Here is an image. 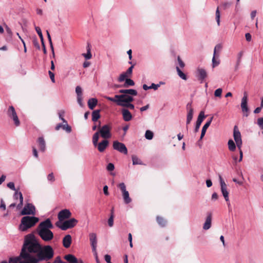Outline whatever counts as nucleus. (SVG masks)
I'll use <instances>...</instances> for the list:
<instances>
[{
  "mask_svg": "<svg viewBox=\"0 0 263 263\" xmlns=\"http://www.w3.org/2000/svg\"><path fill=\"white\" fill-rule=\"evenodd\" d=\"M41 248V245L33 234H28L25 237L24 243L21 252L23 258H36L31 254H36Z\"/></svg>",
  "mask_w": 263,
  "mask_h": 263,
  "instance_id": "nucleus-1",
  "label": "nucleus"
},
{
  "mask_svg": "<svg viewBox=\"0 0 263 263\" xmlns=\"http://www.w3.org/2000/svg\"><path fill=\"white\" fill-rule=\"evenodd\" d=\"M53 226L49 218L41 222L37 228V232L40 237L45 241H49L53 238V233L50 230Z\"/></svg>",
  "mask_w": 263,
  "mask_h": 263,
  "instance_id": "nucleus-2",
  "label": "nucleus"
},
{
  "mask_svg": "<svg viewBox=\"0 0 263 263\" xmlns=\"http://www.w3.org/2000/svg\"><path fill=\"white\" fill-rule=\"evenodd\" d=\"M111 129V127L109 124H106L101 127L100 123L99 125V130L96 132L92 136V143L93 145L95 147L97 146L100 135L105 139L110 138L111 136L110 133Z\"/></svg>",
  "mask_w": 263,
  "mask_h": 263,
  "instance_id": "nucleus-3",
  "label": "nucleus"
},
{
  "mask_svg": "<svg viewBox=\"0 0 263 263\" xmlns=\"http://www.w3.org/2000/svg\"><path fill=\"white\" fill-rule=\"evenodd\" d=\"M54 251L50 246H45L43 247L41 245L37 257L39 260H49L53 257Z\"/></svg>",
  "mask_w": 263,
  "mask_h": 263,
  "instance_id": "nucleus-4",
  "label": "nucleus"
},
{
  "mask_svg": "<svg viewBox=\"0 0 263 263\" xmlns=\"http://www.w3.org/2000/svg\"><path fill=\"white\" fill-rule=\"evenodd\" d=\"M39 219L36 217L24 216L21 219L19 229L22 231H26L33 227L39 221Z\"/></svg>",
  "mask_w": 263,
  "mask_h": 263,
  "instance_id": "nucleus-5",
  "label": "nucleus"
},
{
  "mask_svg": "<svg viewBox=\"0 0 263 263\" xmlns=\"http://www.w3.org/2000/svg\"><path fill=\"white\" fill-rule=\"evenodd\" d=\"M78 222V221L75 218H71L69 220L64 221L63 223L57 221L55 226L63 231L68 229L73 228Z\"/></svg>",
  "mask_w": 263,
  "mask_h": 263,
  "instance_id": "nucleus-6",
  "label": "nucleus"
},
{
  "mask_svg": "<svg viewBox=\"0 0 263 263\" xmlns=\"http://www.w3.org/2000/svg\"><path fill=\"white\" fill-rule=\"evenodd\" d=\"M8 116L13 120L14 124L16 126H18L20 125V122L18 119V116L16 112L14 107L13 106H10L7 111Z\"/></svg>",
  "mask_w": 263,
  "mask_h": 263,
  "instance_id": "nucleus-7",
  "label": "nucleus"
},
{
  "mask_svg": "<svg viewBox=\"0 0 263 263\" xmlns=\"http://www.w3.org/2000/svg\"><path fill=\"white\" fill-rule=\"evenodd\" d=\"M220 189L223 197L224 198L226 202L229 201V193L227 190V185L224 180L222 179L221 176H219Z\"/></svg>",
  "mask_w": 263,
  "mask_h": 263,
  "instance_id": "nucleus-8",
  "label": "nucleus"
},
{
  "mask_svg": "<svg viewBox=\"0 0 263 263\" xmlns=\"http://www.w3.org/2000/svg\"><path fill=\"white\" fill-rule=\"evenodd\" d=\"M112 146L114 149L119 151L120 153L124 154H127V149L125 144L123 143L115 141L113 142Z\"/></svg>",
  "mask_w": 263,
  "mask_h": 263,
  "instance_id": "nucleus-9",
  "label": "nucleus"
},
{
  "mask_svg": "<svg viewBox=\"0 0 263 263\" xmlns=\"http://www.w3.org/2000/svg\"><path fill=\"white\" fill-rule=\"evenodd\" d=\"M35 214V207L31 203L26 204L21 212L22 215H34Z\"/></svg>",
  "mask_w": 263,
  "mask_h": 263,
  "instance_id": "nucleus-10",
  "label": "nucleus"
},
{
  "mask_svg": "<svg viewBox=\"0 0 263 263\" xmlns=\"http://www.w3.org/2000/svg\"><path fill=\"white\" fill-rule=\"evenodd\" d=\"M71 216V213L69 210L64 209L61 210L58 215V221L61 222L64 220L70 218Z\"/></svg>",
  "mask_w": 263,
  "mask_h": 263,
  "instance_id": "nucleus-11",
  "label": "nucleus"
},
{
  "mask_svg": "<svg viewBox=\"0 0 263 263\" xmlns=\"http://www.w3.org/2000/svg\"><path fill=\"white\" fill-rule=\"evenodd\" d=\"M187 116H186V125H189L193 117L194 109L192 106V103H189L186 105Z\"/></svg>",
  "mask_w": 263,
  "mask_h": 263,
  "instance_id": "nucleus-12",
  "label": "nucleus"
},
{
  "mask_svg": "<svg viewBox=\"0 0 263 263\" xmlns=\"http://www.w3.org/2000/svg\"><path fill=\"white\" fill-rule=\"evenodd\" d=\"M205 116H204V112L203 111H200L196 123V126L194 130L195 133L198 132L201 124L202 122L203 119L205 118Z\"/></svg>",
  "mask_w": 263,
  "mask_h": 263,
  "instance_id": "nucleus-13",
  "label": "nucleus"
},
{
  "mask_svg": "<svg viewBox=\"0 0 263 263\" xmlns=\"http://www.w3.org/2000/svg\"><path fill=\"white\" fill-rule=\"evenodd\" d=\"M89 237L92 249L95 250L97 245V235L96 233H91L89 234Z\"/></svg>",
  "mask_w": 263,
  "mask_h": 263,
  "instance_id": "nucleus-14",
  "label": "nucleus"
},
{
  "mask_svg": "<svg viewBox=\"0 0 263 263\" xmlns=\"http://www.w3.org/2000/svg\"><path fill=\"white\" fill-rule=\"evenodd\" d=\"M108 145V141L105 139L103 140L102 142L98 143L97 142V146H98V149L100 152H103L105 151Z\"/></svg>",
  "mask_w": 263,
  "mask_h": 263,
  "instance_id": "nucleus-15",
  "label": "nucleus"
},
{
  "mask_svg": "<svg viewBox=\"0 0 263 263\" xmlns=\"http://www.w3.org/2000/svg\"><path fill=\"white\" fill-rule=\"evenodd\" d=\"M213 119V117H211L209 120L206 122V123L204 125L202 128L201 134L200 136V139L201 140L203 137L204 136L205 134L206 133V129L210 126L212 120Z\"/></svg>",
  "mask_w": 263,
  "mask_h": 263,
  "instance_id": "nucleus-16",
  "label": "nucleus"
},
{
  "mask_svg": "<svg viewBox=\"0 0 263 263\" xmlns=\"http://www.w3.org/2000/svg\"><path fill=\"white\" fill-rule=\"evenodd\" d=\"M122 113L123 116V118L125 121H129L132 119V115L129 111L126 109H122Z\"/></svg>",
  "mask_w": 263,
  "mask_h": 263,
  "instance_id": "nucleus-17",
  "label": "nucleus"
},
{
  "mask_svg": "<svg viewBox=\"0 0 263 263\" xmlns=\"http://www.w3.org/2000/svg\"><path fill=\"white\" fill-rule=\"evenodd\" d=\"M247 95L245 92L243 98H242L241 103V107L243 111H247L248 110V108L247 106Z\"/></svg>",
  "mask_w": 263,
  "mask_h": 263,
  "instance_id": "nucleus-18",
  "label": "nucleus"
},
{
  "mask_svg": "<svg viewBox=\"0 0 263 263\" xmlns=\"http://www.w3.org/2000/svg\"><path fill=\"white\" fill-rule=\"evenodd\" d=\"M71 243V237L70 235H66L63 239V245L66 248H68Z\"/></svg>",
  "mask_w": 263,
  "mask_h": 263,
  "instance_id": "nucleus-19",
  "label": "nucleus"
},
{
  "mask_svg": "<svg viewBox=\"0 0 263 263\" xmlns=\"http://www.w3.org/2000/svg\"><path fill=\"white\" fill-rule=\"evenodd\" d=\"M233 137L235 142H236V141L238 142L239 140H242L240 133L237 126H235L234 127Z\"/></svg>",
  "mask_w": 263,
  "mask_h": 263,
  "instance_id": "nucleus-20",
  "label": "nucleus"
},
{
  "mask_svg": "<svg viewBox=\"0 0 263 263\" xmlns=\"http://www.w3.org/2000/svg\"><path fill=\"white\" fill-rule=\"evenodd\" d=\"M123 98V96L120 95H115L114 98H111L110 97H105V98L110 101L116 103L118 105H119V104L121 103V100L120 99Z\"/></svg>",
  "mask_w": 263,
  "mask_h": 263,
  "instance_id": "nucleus-21",
  "label": "nucleus"
},
{
  "mask_svg": "<svg viewBox=\"0 0 263 263\" xmlns=\"http://www.w3.org/2000/svg\"><path fill=\"white\" fill-rule=\"evenodd\" d=\"M211 221H212V214L210 213L207 216L206 218V220L204 223L203 228V229L207 230L209 229L211 226Z\"/></svg>",
  "mask_w": 263,
  "mask_h": 263,
  "instance_id": "nucleus-22",
  "label": "nucleus"
},
{
  "mask_svg": "<svg viewBox=\"0 0 263 263\" xmlns=\"http://www.w3.org/2000/svg\"><path fill=\"white\" fill-rule=\"evenodd\" d=\"M40 151L44 152L46 148L45 141L43 137H39L37 141Z\"/></svg>",
  "mask_w": 263,
  "mask_h": 263,
  "instance_id": "nucleus-23",
  "label": "nucleus"
},
{
  "mask_svg": "<svg viewBox=\"0 0 263 263\" xmlns=\"http://www.w3.org/2000/svg\"><path fill=\"white\" fill-rule=\"evenodd\" d=\"M119 92L120 93H122V95L129 94L133 96H136L137 95V91L136 90L133 89H120L119 90Z\"/></svg>",
  "mask_w": 263,
  "mask_h": 263,
  "instance_id": "nucleus-24",
  "label": "nucleus"
},
{
  "mask_svg": "<svg viewBox=\"0 0 263 263\" xmlns=\"http://www.w3.org/2000/svg\"><path fill=\"white\" fill-rule=\"evenodd\" d=\"M64 258L70 263H77L78 259L72 254H68L64 256Z\"/></svg>",
  "mask_w": 263,
  "mask_h": 263,
  "instance_id": "nucleus-25",
  "label": "nucleus"
},
{
  "mask_svg": "<svg viewBox=\"0 0 263 263\" xmlns=\"http://www.w3.org/2000/svg\"><path fill=\"white\" fill-rule=\"evenodd\" d=\"M156 220L159 225L161 227H164L167 224V221L163 217L158 216L156 217Z\"/></svg>",
  "mask_w": 263,
  "mask_h": 263,
  "instance_id": "nucleus-26",
  "label": "nucleus"
},
{
  "mask_svg": "<svg viewBox=\"0 0 263 263\" xmlns=\"http://www.w3.org/2000/svg\"><path fill=\"white\" fill-rule=\"evenodd\" d=\"M120 96H123V98L120 99L121 103H130L134 100V98L132 96L126 95H121Z\"/></svg>",
  "mask_w": 263,
  "mask_h": 263,
  "instance_id": "nucleus-27",
  "label": "nucleus"
},
{
  "mask_svg": "<svg viewBox=\"0 0 263 263\" xmlns=\"http://www.w3.org/2000/svg\"><path fill=\"white\" fill-rule=\"evenodd\" d=\"M98 103V100L95 98L90 99L88 101V106L90 109H93Z\"/></svg>",
  "mask_w": 263,
  "mask_h": 263,
  "instance_id": "nucleus-28",
  "label": "nucleus"
},
{
  "mask_svg": "<svg viewBox=\"0 0 263 263\" xmlns=\"http://www.w3.org/2000/svg\"><path fill=\"white\" fill-rule=\"evenodd\" d=\"M124 201L126 204H128L132 201L131 198L129 197V193L127 191L122 193Z\"/></svg>",
  "mask_w": 263,
  "mask_h": 263,
  "instance_id": "nucleus-29",
  "label": "nucleus"
},
{
  "mask_svg": "<svg viewBox=\"0 0 263 263\" xmlns=\"http://www.w3.org/2000/svg\"><path fill=\"white\" fill-rule=\"evenodd\" d=\"M9 263H24V259L21 257V254L18 257L14 258H10L9 259Z\"/></svg>",
  "mask_w": 263,
  "mask_h": 263,
  "instance_id": "nucleus-30",
  "label": "nucleus"
},
{
  "mask_svg": "<svg viewBox=\"0 0 263 263\" xmlns=\"http://www.w3.org/2000/svg\"><path fill=\"white\" fill-rule=\"evenodd\" d=\"M197 71L200 77V79L201 80H204L207 76V73L206 71L202 68H198Z\"/></svg>",
  "mask_w": 263,
  "mask_h": 263,
  "instance_id": "nucleus-31",
  "label": "nucleus"
},
{
  "mask_svg": "<svg viewBox=\"0 0 263 263\" xmlns=\"http://www.w3.org/2000/svg\"><path fill=\"white\" fill-rule=\"evenodd\" d=\"M100 110H95L92 113V120L93 122H96L100 118Z\"/></svg>",
  "mask_w": 263,
  "mask_h": 263,
  "instance_id": "nucleus-32",
  "label": "nucleus"
},
{
  "mask_svg": "<svg viewBox=\"0 0 263 263\" xmlns=\"http://www.w3.org/2000/svg\"><path fill=\"white\" fill-rule=\"evenodd\" d=\"M228 147L230 151L233 152L236 149V144H235L234 142L232 140L230 139L228 141Z\"/></svg>",
  "mask_w": 263,
  "mask_h": 263,
  "instance_id": "nucleus-33",
  "label": "nucleus"
},
{
  "mask_svg": "<svg viewBox=\"0 0 263 263\" xmlns=\"http://www.w3.org/2000/svg\"><path fill=\"white\" fill-rule=\"evenodd\" d=\"M218 57L219 55H213V57L212 59V66L213 68L218 66L220 63V61L219 60H216V58L218 59Z\"/></svg>",
  "mask_w": 263,
  "mask_h": 263,
  "instance_id": "nucleus-34",
  "label": "nucleus"
},
{
  "mask_svg": "<svg viewBox=\"0 0 263 263\" xmlns=\"http://www.w3.org/2000/svg\"><path fill=\"white\" fill-rule=\"evenodd\" d=\"M128 78H130L129 76H128V74H126L125 72H123L120 75L119 77L118 78V81L120 82H123L124 81H125V80Z\"/></svg>",
  "mask_w": 263,
  "mask_h": 263,
  "instance_id": "nucleus-35",
  "label": "nucleus"
},
{
  "mask_svg": "<svg viewBox=\"0 0 263 263\" xmlns=\"http://www.w3.org/2000/svg\"><path fill=\"white\" fill-rule=\"evenodd\" d=\"M132 158L133 164L134 165L142 164V161H141L140 159H139L138 158L137 156H136L135 155H133Z\"/></svg>",
  "mask_w": 263,
  "mask_h": 263,
  "instance_id": "nucleus-36",
  "label": "nucleus"
},
{
  "mask_svg": "<svg viewBox=\"0 0 263 263\" xmlns=\"http://www.w3.org/2000/svg\"><path fill=\"white\" fill-rule=\"evenodd\" d=\"M176 70H177V73L178 74V76L181 78L183 80H187V77L185 75V74H184L181 70L178 67H176Z\"/></svg>",
  "mask_w": 263,
  "mask_h": 263,
  "instance_id": "nucleus-37",
  "label": "nucleus"
},
{
  "mask_svg": "<svg viewBox=\"0 0 263 263\" xmlns=\"http://www.w3.org/2000/svg\"><path fill=\"white\" fill-rule=\"evenodd\" d=\"M135 85V83L133 80L130 79H126L125 80V83L124 84L123 86L125 87H127L129 86H134Z\"/></svg>",
  "mask_w": 263,
  "mask_h": 263,
  "instance_id": "nucleus-38",
  "label": "nucleus"
},
{
  "mask_svg": "<svg viewBox=\"0 0 263 263\" xmlns=\"http://www.w3.org/2000/svg\"><path fill=\"white\" fill-rule=\"evenodd\" d=\"M119 106L127 107L130 109H134L135 107L134 105L130 103H120Z\"/></svg>",
  "mask_w": 263,
  "mask_h": 263,
  "instance_id": "nucleus-39",
  "label": "nucleus"
},
{
  "mask_svg": "<svg viewBox=\"0 0 263 263\" xmlns=\"http://www.w3.org/2000/svg\"><path fill=\"white\" fill-rule=\"evenodd\" d=\"M24 263H38L39 260L37 258H23Z\"/></svg>",
  "mask_w": 263,
  "mask_h": 263,
  "instance_id": "nucleus-40",
  "label": "nucleus"
},
{
  "mask_svg": "<svg viewBox=\"0 0 263 263\" xmlns=\"http://www.w3.org/2000/svg\"><path fill=\"white\" fill-rule=\"evenodd\" d=\"M87 53L83 54V55L85 58L86 59L89 60V59H91V57H92L91 53L90 52V48L89 45H88V46L87 47Z\"/></svg>",
  "mask_w": 263,
  "mask_h": 263,
  "instance_id": "nucleus-41",
  "label": "nucleus"
},
{
  "mask_svg": "<svg viewBox=\"0 0 263 263\" xmlns=\"http://www.w3.org/2000/svg\"><path fill=\"white\" fill-rule=\"evenodd\" d=\"M154 136L153 133L151 130H147L145 132V137L148 140H151Z\"/></svg>",
  "mask_w": 263,
  "mask_h": 263,
  "instance_id": "nucleus-42",
  "label": "nucleus"
},
{
  "mask_svg": "<svg viewBox=\"0 0 263 263\" xmlns=\"http://www.w3.org/2000/svg\"><path fill=\"white\" fill-rule=\"evenodd\" d=\"M222 49V45L221 44H217L215 46L214 51V54L219 55L217 52H219Z\"/></svg>",
  "mask_w": 263,
  "mask_h": 263,
  "instance_id": "nucleus-43",
  "label": "nucleus"
},
{
  "mask_svg": "<svg viewBox=\"0 0 263 263\" xmlns=\"http://www.w3.org/2000/svg\"><path fill=\"white\" fill-rule=\"evenodd\" d=\"M215 14H216V22L217 23L218 25L219 26L220 25V11H219V7H218L217 8Z\"/></svg>",
  "mask_w": 263,
  "mask_h": 263,
  "instance_id": "nucleus-44",
  "label": "nucleus"
},
{
  "mask_svg": "<svg viewBox=\"0 0 263 263\" xmlns=\"http://www.w3.org/2000/svg\"><path fill=\"white\" fill-rule=\"evenodd\" d=\"M222 92V89L221 88H218L215 91L214 96L216 97L220 98L221 96Z\"/></svg>",
  "mask_w": 263,
  "mask_h": 263,
  "instance_id": "nucleus-45",
  "label": "nucleus"
},
{
  "mask_svg": "<svg viewBox=\"0 0 263 263\" xmlns=\"http://www.w3.org/2000/svg\"><path fill=\"white\" fill-rule=\"evenodd\" d=\"M23 197L22 194H20V203L17 205V209H20L23 206Z\"/></svg>",
  "mask_w": 263,
  "mask_h": 263,
  "instance_id": "nucleus-46",
  "label": "nucleus"
},
{
  "mask_svg": "<svg viewBox=\"0 0 263 263\" xmlns=\"http://www.w3.org/2000/svg\"><path fill=\"white\" fill-rule=\"evenodd\" d=\"M118 187L120 189L121 191L122 192L126 191V186L124 183H120L118 185Z\"/></svg>",
  "mask_w": 263,
  "mask_h": 263,
  "instance_id": "nucleus-47",
  "label": "nucleus"
},
{
  "mask_svg": "<svg viewBox=\"0 0 263 263\" xmlns=\"http://www.w3.org/2000/svg\"><path fill=\"white\" fill-rule=\"evenodd\" d=\"M35 30L38 34L41 40H43V34L41 28L39 27H35Z\"/></svg>",
  "mask_w": 263,
  "mask_h": 263,
  "instance_id": "nucleus-48",
  "label": "nucleus"
},
{
  "mask_svg": "<svg viewBox=\"0 0 263 263\" xmlns=\"http://www.w3.org/2000/svg\"><path fill=\"white\" fill-rule=\"evenodd\" d=\"M114 215H110V217L108 220V224L110 227H111L114 225Z\"/></svg>",
  "mask_w": 263,
  "mask_h": 263,
  "instance_id": "nucleus-49",
  "label": "nucleus"
},
{
  "mask_svg": "<svg viewBox=\"0 0 263 263\" xmlns=\"http://www.w3.org/2000/svg\"><path fill=\"white\" fill-rule=\"evenodd\" d=\"M66 124L63 125V129L65 130L67 133H70L71 131V128L70 126L68 125L67 123Z\"/></svg>",
  "mask_w": 263,
  "mask_h": 263,
  "instance_id": "nucleus-50",
  "label": "nucleus"
},
{
  "mask_svg": "<svg viewBox=\"0 0 263 263\" xmlns=\"http://www.w3.org/2000/svg\"><path fill=\"white\" fill-rule=\"evenodd\" d=\"M76 92L78 96H82V90L80 86H78L76 87Z\"/></svg>",
  "mask_w": 263,
  "mask_h": 263,
  "instance_id": "nucleus-51",
  "label": "nucleus"
},
{
  "mask_svg": "<svg viewBox=\"0 0 263 263\" xmlns=\"http://www.w3.org/2000/svg\"><path fill=\"white\" fill-rule=\"evenodd\" d=\"M106 168L108 171H112L115 169V166L113 163H109L107 165Z\"/></svg>",
  "mask_w": 263,
  "mask_h": 263,
  "instance_id": "nucleus-52",
  "label": "nucleus"
},
{
  "mask_svg": "<svg viewBox=\"0 0 263 263\" xmlns=\"http://www.w3.org/2000/svg\"><path fill=\"white\" fill-rule=\"evenodd\" d=\"M134 66V65H132L130 67L128 68V69L125 72L126 74H127L128 76H129V77L132 76Z\"/></svg>",
  "mask_w": 263,
  "mask_h": 263,
  "instance_id": "nucleus-53",
  "label": "nucleus"
},
{
  "mask_svg": "<svg viewBox=\"0 0 263 263\" xmlns=\"http://www.w3.org/2000/svg\"><path fill=\"white\" fill-rule=\"evenodd\" d=\"M47 179L51 182H53L55 180L53 174L52 173L49 174L47 176Z\"/></svg>",
  "mask_w": 263,
  "mask_h": 263,
  "instance_id": "nucleus-54",
  "label": "nucleus"
},
{
  "mask_svg": "<svg viewBox=\"0 0 263 263\" xmlns=\"http://www.w3.org/2000/svg\"><path fill=\"white\" fill-rule=\"evenodd\" d=\"M257 123L260 127L263 129V118H258L257 120Z\"/></svg>",
  "mask_w": 263,
  "mask_h": 263,
  "instance_id": "nucleus-55",
  "label": "nucleus"
},
{
  "mask_svg": "<svg viewBox=\"0 0 263 263\" xmlns=\"http://www.w3.org/2000/svg\"><path fill=\"white\" fill-rule=\"evenodd\" d=\"M7 186L11 190H12L13 191H15V187L14 184L13 182H9L7 184Z\"/></svg>",
  "mask_w": 263,
  "mask_h": 263,
  "instance_id": "nucleus-56",
  "label": "nucleus"
},
{
  "mask_svg": "<svg viewBox=\"0 0 263 263\" xmlns=\"http://www.w3.org/2000/svg\"><path fill=\"white\" fill-rule=\"evenodd\" d=\"M177 60H178V63L179 64V66L181 68H183L185 66V64H184V62L181 60V59L179 56L178 57Z\"/></svg>",
  "mask_w": 263,
  "mask_h": 263,
  "instance_id": "nucleus-57",
  "label": "nucleus"
},
{
  "mask_svg": "<svg viewBox=\"0 0 263 263\" xmlns=\"http://www.w3.org/2000/svg\"><path fill=\"white\" fill-rule=\"evenodd\" d=\"M33 44L34 46L37 49L40 48L39 43L38 41L36 38H35L33 39Z\"/></svg>",
  "mask_w": 263,
  "mask_h": 263,
  "instance_id": "nucleus-58",
  "label": "nucleus"
},
{
  "mask_svg": "<svg viewBox=\"0 0 263 263\" xmlns=\"http://www.w3.org/2000/svg\"><path fill=\"white\" fill-rule=\"evenodd\" d=\"M48 73H49V77H50V78L51 81L53 83H54L55 82L54 74L53 72H52L51 71H49Z\"/></svg>",
  "mask_w": 263,
  "mask_h": 263,
  "instance_id": "nucleus-59",
  "label": "nucleus"
},
{
  "mask_svg": "<svg viewBox=\"0 0 263 263\" xmlns=\"http://www.w3.org/2000/svg\"><path fill=\"white\" fill-rule=\"evenodd\" d=\"M53 263H64L61 259L60 256H57L55 257Z\"/></svg>",
  "mask_w": 263,
  "mask_h": 263,
  "instance_id": "nucleus-60",
  "label": "nucleus"
},
{
  "mask_svg": "<svg viewBox=\"0 0 263 263\" xmlns=\"http://www.w3.org/2000/svg\"><path fill=\"white\" fill-rule=\"evenodd\" d=\"M159 87V84H155L154 83H152V85L150 86L151 89H154V90H157Z\"/></svg>",
  "mask_w": 263,
  "mask_h": 263,
  "instance_id": "nucleus-61",
  "label": "nucleus"
},
{
  "mask_svg": "<svg viewBox=\"0 0 263 263\" xmlns=\"http://www.w3.org/2000/svg\"><path fill=\"white\" fill-rule=\"evenodd\" d=\"M242 140H239V141L237 142L236 141V144L238 148V149L239 150V152H240V150H241V145H242Z\"/></svg>",
  "mask_w": 263,
  "mask_h": 263,
  "instance_id": "nucleus-62",
  "label": "nucleus"
},
{
  "mask_svg": "<svg viewBox=\"0 0 263 263\" xmlns=\"http://www.w3.org/2000/svg\"><path fill=\"white\" fill-rule=\"evenodd\" d=\"M104 258H105V261L107 262V263H109L111 261V257L110 255H105V256H104Z\"/></svg>",
  "mask_w": 263,
  "mask_h": 263,
  "instance_id": "nucleus-63",
  "label": "nucleus"
},
{
  "mask_svg": "<svg viewBox=\"0 0 263 263\" xmlns=\"http://www.w3.org/2000/svg\"><path fill=\"white\" fill-rule=\"evenodd\" d=\"M218 195L216 193H214L212 195V200H216L218 199Z\"/></svg>",
  "mask_w": 263,
  "mask_h": 263,
  "instance_id": "nucleus-64",
  "label": "nucleus"
}]
</instances>
